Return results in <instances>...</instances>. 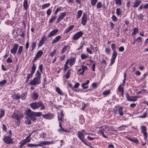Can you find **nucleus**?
I'll list each match as a JSON object with an SVG mask.
<instances>
[{"label":"nucleus","instance_id":"1","mask_svg":"<svg viewBox=\"0 0 148 148\" xmlns=\"http://www.w3.org/2000/svg\"><path fill=\"white\" fill-rule=\"evenodd\" d=\"M41 74L38 71H37L35 73V77L29 83V84L32 85H36L40 83Z\"/></svg>","mask_w":148,"mask_h":148},{"label":"nucleus","instance_id":"2","mask_svg":"<svg viewBox=\"0 0 148 148\" xmlns=\"http://www.w3.org/2000/svg\"><path fill=\"white\" fill-rule=\"evenodd\" d=\"M123 107L121 106H119L118 107H115V108L114 109V114L116 115L118 112L120 116H123Z\"/></svg>","mask_w":148,"mask_h":148},{"label":"nucleus","instance_id":"3","mask_svg":"<svg viewBox=\"0 0 148 148\" xmlns=\"http://www.w3.org/2000/svg\"><path fill=\"white\" fill-rule=\"evenodd\" d=\"M26 112L27 114L31 120L33 121H35L36 120V119L35 117V116L34 114L32 113V112H33V111L30 109H28Z\"/></svg>","mask_w":148,"mask_h":148},{"label":"nucleus","instance_id":"4","mask_svg":"<svg viewBox=\"0 0 148 148\" xmlns=\"http://www.w3.org/2000/svg\"><path fill=\"white\" fill-rule=\"evenodd\" d=\"M84 134L82 133L81 132H80V131H78V138L85 144L88 146V142L84 138Z\"/></svg>","mask_w":148,"mask_h":148},{"label":"nucleus","instance_id":"5","mask_svg":"<svg viewBox=\"0 0 148 148\" xmlns=\"http://www.w3.org/2000/svg\"><path fill=\"white\" fill-rule=\"evenodd\" d=\"M83 34L82 31L78 32L73 35L72 39L74 40H77L82 36Z\"/></svg>","mask_w":148,"mask_h":148},{"label":"nucleus","instance_id":"6","mask_svg":"<svg viewBox=\"0 0 148 148\" xmlns=\"http://www.w3.org/2000/svg\"><path fill=\"white\" fill-rule=\"evenodd\" d=\"M23 116V114L21 113L15 112L14 113L12 117L18 121L21 118H22Z\"/></svg>","mask_w":148,"mask_h":148},{"label":"nucleus","instance_id":"7","mask_svg":"<svg viewBox=\"0 0 148 148\" xmlns=\"http://www.w3.org/2000/svg\"><path fill=\"white\" fill-rule=\"evenodd\" d=\"M3 140L4 142L7 144H10L13 143V140L9 136H5Z\"/></svg>","mask_w":148,"mask_h":148},{"label":"nucleus","instance_id":"8","mask_svg":"<svg viewBox=\"0 0 148 148\" xmlns=\"http://www.w3.org/2000/svg\"><path fill=\"white\" fill-rule=\"evenodd\" d=\"M40 102H34L31 103L30 106L32 109L35 110L40 107Z\"/></svg>","mask_w":148,"mask_h":148},{"label":"nucleus","instance_id":"9","mask_svg":"<svg viewBox=\"0 0 148 148\" xmlns=\"http://www.w3.org/2000/svg\"><path fill=\"white\" fill-rule=\"evenodd\" d=\"M126 97L129 101L134 102L137 100V96H130L127 93L126 95Z\"/></svg>","mask_w":148,"mask_h":148},{"label":"nucleus","instance_id":"10","mask_svg":"<svg viewBox=\"0 0 148 148\" xmlns=\"http://www.w3.org/2000/svg\"><path fill=\"white\" fill-rule=\"evenodd\" d=\"M117 56V53L116 51H113L111 61L110 63L111 65H112L114 62Z\"/></svg>","mask_w":148,"mask_h":148},{"label":"nucleus","instance_id":"11","mask_svg":"<svg viewBox=\"0 0 148 148\" xmlns=\"http://www.w3.org/2000/svg\"><path fill=\"white\" fill-rule=\"evenodd\" d=\"M87 17L86 14L84 13L82 17V21L81 22V23L83 25H86L87 22Z\"/></svg>","mask_w":148,"mask_h":148},{"label":"nucleus","instance_id":"12","mask_svg":"<svg viewBox=\"0 0 148 148\" xmlns=\"http://www.w3.org/2000/svg\"><path fill=\"white\" fill-rule=\"evenodd\" d=\"M66 61H68V64L69 63L70 66H71L75 64V58L74 57H71L69 59H68Z\"/></svg>","mask_w":148,"mask_h":148},{"label":"nucleus","instance_id":"13","mask_svg":"<svg viewBox=\"0 0 148 148\" xmlns=\"http://www.w3.org/2000/svg\"><path fill=\"white\" fill-rule=\"evenodd\" d=\"M18 44L15 43L14 44L12 48L10 50V52L13 54H15L16 53L18 48Z\"/></svg>","mask_w":148,"mask_h":148},{"label":"nucleus","instance_id":"14","mask_svg":"<svg viewBox=\"0 0 148 148\" xmlns=\"http://www.w3.org/2000/svg\"><path fill=\"white\" fill-rule=\"evenodd\" d=\"M43 52L41 50H39L37 53L34 59V61H35L39 58L42 55Z\"/></svg>","mask_w":148,"mask_h":148},{"label":"nucleus","instance_id":"15","mask_svg":"<svg viewBox=\"0 0 148 148\" xmlns=\"http://www.w3.org/2000/svg\"><path fill=\"white\" fill-rule=\"evenodd\" d=\"M66 15V12H62V13H61L57 19V23H58L63 19Z\"/></svg>","mask_w":148,"mask_h":148},{"label":"nucleus","instance_id":"16","mask_svg":"<svg viewBox=\"0 0 148 148\" xmlns=\"http://www.w3.org/2000/svg\"><path fill=\"white\" fill-rule=\"evenodd\" d=\"M141 131L144 136L145 138H147V136L146 127L145 126H141Z\"/></svg>","mask_w":148,"mask_h":148},{"label":"nucleus","instance_id":"17","mask_svg":"<svg viewBox=\"0 0 148 148\" xmlns=\"http://www.w3.org/2000/svg\"><path fill=\"white\" fill-rule=\"evenodd\" d=\"M61 123H59V127H60V128L58 130V132L61 133H63V132L67 133L69 132V131H68L67 129H64L62 127Z\"/></svg>","mask_w":148,"mask_h":148},{"label":"nucleus","instance_id":"18","mask_svg":"<svg viewBox=\"0 0 148 148\" xmlns=\"http://www.w3.org/2000/svg\"><path fill=\"white\" fill-rule=\"evenodd\" d=\"M74 27V25H70L69 27L65 29L64 31V34H67L71 31Z\"/></svg>","mask_w":148,"mask_h":148},{"label":"nucleus","instance_id":"19","mask_svg":"<svg viewBox=\"0 0 148 148\" xmlns=\"http://www.w3.org/2000/svg\"><path fill=\"white\" fill-rule=\"evenodd\" d=\"M42 116L45 118L49 119H53L54 117L53 115L52 114L43 115H42Z\"/></svg>","mask_w":148,"mask_h":148},{"label":"nucleus","instance_id":"20","mask_svg":"<svg viewBox=\"0 0 148 148\" xmlns=\"http://www.w3.org/2000/svg\"><path fill=\"white\" fill-rule=\"evenodd\" d=\"M61 37L60 36H56L52 40V44H53L58 42L61 39Z\"/></svg>","mask_w":148,"mask_h":148},{"label":"nucleus","instance_id":"21","mask_svg":"<svg viewBox=\"0 0 148 148\" xmlns=\"http://www.w3.org/2000/svg\"><path fill=\"white\" fill-rule=\"evenodd\" d=\"M70 49L68 45H66L64 46L62 48L61 53L63 54L67 50H68V52L69 51V50Z\"/></svg>","mask_w":148,"mask_h":148},{"label":"nucleus","instance_id":"22","mask_svg":"<svg viewBox=\"0 0 148 148\" xmlns=\"http://www.w3.org/2000/svg\"><path fill=\"white\" fill-rule=\"evenodd\" d=\"M58 31V30L57 29L52 30L48 35V37H51L53 36L55 34L57 33Z\"/></svg>","mask_w":148,"mask_h":148},{"label":"nucleus","instance_id":"23","mask_svg":"<svg viewBox=\"0 0 148 148\" xmlns=\"http://www.w3.org/2000/svg\"><path fill=\"white\" fill-rule=\"evenodd\" d=\"M46 41V39L45 37H42L40 41L38 44V47L41 46Z\"/></svg>","mask_w":148,"mask_h":148},{"label":"nucleus","instance_id":"24","mask_svg":"<svg viewBox=\"0 0 148 148\" xmlns=\"http://www.w3.org/2000/svg\"><path fill=\"white\" fill-rule=\"evenodd\" d=\"M64 116V114L63 111L61 110L60 112V117L59 115L58 116V120L59 123H61L62 121V119Z\"/></svg>","mask_w":148,"mask_h":148},{"label":"nucleus","instance_id":"25","mask_svg":"<svg viewBox=\"0 0 148 148\" xmlns=\"http://www.w3.org/2000/svg\"><path fill=\"white\" fill-rule=\"evenodd\" d=\"M141 2L140 0H136L133 5V7L134 8L137 7L140 4Z\"/></svg>","mask_w":148,"mask_h":148},{"label":"nucleus","instance_id":"26","mask_svg":"<svg viewBox=\"0 0 148 148\" xmlns=\"http://www.w3.org/2000/svg\"><path fill=\"white\" fill-rule=\"evenodd\" d=\"M126 138H127L129 140L133 142L134 143L138 144V141L137 139H133L131 138H130L128 136H126Z\"/></svg>","mask_w":148,"mask_h":148},{"label":"nucleus","instance_id":"27","mask_svg":"<svg viewBox=\"0 0 148 148\" xmlns=\"http://www.w3.org/2000/svg\"><path fill=\"white\" fill-rule=\"evenodd\" d=\"M89 80H88L86 83L82 84V87L84 89L87 88H88V86H87V85L89 84Z\"/></svg>","mask_w":148,"mask_h":148},{"label":"nucleus","instance_id":"28","mask_svg":"<svg viewBox=\"0 0 148 148\" xmlns=\"http://www.w3.org/2000/svg\"><path fill=\"white\" fill-rule=\"evenodd\" d=\"M36 69V66L35 64L33 63V64L31 68V70L30 71V73H32L34 74V72L35 71V70Z\"/></svg>","mask_w":148,"mask_h":148},{"label":"nucleus","instance_id":"29","mask_svg":"<svg viewBox=\"0 0 148 148\" xmlns=\"http://www.w3.org/2000/svg\"><path fill=\"white\" fill-rule=\"evenodd\" d=\"M23 6L25 9L26 10L28 6V1L27 0H24L23 3Z\"/></svg>","mask_w":148,"mask_h":148},{"label":"nucleus","instance_id":"30","mask_svg":"<svg viewBox=\"0 0 148 148\" xmlns=\"http://www.w3.org/2000/svg\"><path fill=\"white\" fill-rule=\"evenodd\" d=\"M38 97V95L35 91H34L32 94V97L34 99H37Z\"/></svg>","mask_w":148,"mask_h":148},{"label":"nucleus","instance_id":"31","mask_svg":"<svg viewBox=\"0 0 148 148\" xmlns=\"http://www.w3.org/2000/svg\"><path fill=\"white\" fill-rule=\"evenodd\" d=\"M82 71L81 73H79V75L82 74L84 72L85 70L87 69V67L86 66L82 65Z\"/></svg>","mask_w":148,"mask_h":148},{"label":"nucleus","instance_id":"32","mask_svg":"<svg viewBox=\"0 0 148 148\" xmlns=\"http://www.w3.org/2000/svg\"><path fill=\"white\" fill-rule=\"evenodd\" d=\"M37 145L36 147H43V146L46 145L45 141L40 142H39L38 144Z\"/></svg>","mask_w":148,"mask_h":148},{"label":"nucleus","instance_id":"33","mask_svg":"<svg viewBox=\"0 0 148 148\" xmlns=\"http://www.w3.org/2000/svg\"><path fill=\"white\" fill-rule=\"evenodd\" d=\"M122 13V10L120 8H117L116 10V13L118 16L120 15Z\"/></svg>","mask_w":148,"mask_h":148},{"label":"nucleus","instance_id":"34","mask_svg":"<svg viewBox=\"0 0 148 148\" xmlns=\"http://www.w3.org/2000/svg\"><path fill=\"white\" fill-rule=\"evenodd\" d=\"M133 32L132 33V35H135L138 32V28L137 27L134 28Z\"/></svg>","mask_w":148,"mask_h":148},{"label":"nucleus","instance_id":"35","mask_svg":"<svg viewBox=\"0 0 148 148\" xmlns=\"http://www.w3.org/2000/svg\"><path fill=\"white\" fill-rule=\"evenodd\" d=\"M82 11L81 10H79L77 12V16L76 17V18H79L81 17L82 15Z\"/></svg>","mask_w":148,"mask_h":148},{"label":"nucleus","instance_id":"36","mask_svg":"<svg viewBox=\"0 0 148 148\" xmlns=\"http://www.w3.org/2000/svg\"><path fill=\"white\" fill-rule=\"evenodd\" d=\"M50 4L49 3L45 4L42 6V9L43 10L46 8H48L50 6Z\"/></svg>","mask_w":148,"mask_h":148},{"label":"nucleus","instance_id":"37","mask_svg":"<svg viewBox=\"0 0 148 148\" xmlns=\"http://www.w3.org/2000/svg\"><path fill=\"white\" fill-rule=\"evenodd\" d=\"M56 92L59 94L60 95H63V93L61 90L58 87H57L56 88Z\"/></svg>","mask_w":148,"mask_h":148},{"label":"nucleus","instance_id":"38","mask_svg":"<svg viewBox=\"0 0 148 148\" xmlns=\"http://www.w3.org/2000/svg\"><path fill=\"white\" fill-rule=\"evenodd\" d=\"M34 74L32 73H28L27 74V79L26 80V82H28L29 79L31 78L32 76Z\"/></svg>","mask_w":148,"mask_h":148},{"label":"nucleus","instance_id":"39","mask_svg":"<svg viewBox=\"0 0 148 148\" xmlns=\"http://www.w3.org/2000/svg\"><path fill=\"white\" fill-rule=\"evenodd\" d=\"M23 47L22 46H20L19 47L17 52V53L18 54H21V53L23 51Z\"/></svg>","mask_w":148,"mask_h":148},{"label":"nucleus","instance_id":"40","mask_svg":"<svg viewBox=\"0 0 148 148\" xmlns=\"http://www.w3.org/2000/svg\"><path fill=\"white\" fill-rule=\"evenodd\" d=\"M32 113L34 114L36 116L39 117L42 115V113L41 112H35L33 111V112Z\"/></svg>","mask_w":148,"mask_h":148},{"label":"nucleus","instance_id":"41","mask_svg":"<svg viewBox=\"0 0 148 148\" xmlns=\"http://www.w3.org/2000/svg\"><path fill=\"white\" fill-rule=\"evenodd\" d=\"M102 6V3L100 1H99L97 5V8L99 9L101 8Z\"/></svg>","mask_w":148,"mask_h":148},{"label":"nucleus","instance_id":"42","mask_svg":"<svg viewBox=\"0 0 148 148\" xmlns=\"http://www.w3.org/2000/svg\"><path fill=\"white\" fill-rule=\"evenodd\" d=\"M81 58L82 60H84L88 58V55H87L84 54H82L81 56Z\"/></svg>","mask_w":148,"mask_h":148},{"label":"nucleus","instance_id":"43","mask_svg":"<svg viewBox=\"0 0 148 148\" xmlns=\"http://www.w3.org/2000/svg\"><path fill=\"white\" fill-rule=\"evenodd\" d=\"M36 42H33L31 44V47H32L31 51H32L34 49L36 46Z\"/></svg>","mask_w":148,"mask_h":148},{"label":"nucleus","instance_id":"44","mask_svg":"<svg viewBox=\"0 0 148 148\" xmlns=\"http://www.w3.org/2000/svg\"><path fill=\"white\" fill-rule=\"evenodd\" d=\"M30 136L31 135H29L24 140L25 141L26 143L29 142L30 141L31 139L29 138Z\"/></svg>","mask_w":148,"mask_h":148},{"label":"nucleus","instance_id":"45","mask_svg":"<svg viewBox=\"0 0 148 148\" xmlns=\"http://www.w3.org/2000/svg\"><path fill=\"white\" fill-rule=\"evenodd\" d=\"M97 1V0H91L90 3L92 6L95 5Z\"/></svg>","mask_w":148,"mask_h":148},{"label":"nucleus","instance_id":"46","mask_svg":"<svg viewBox=\"0 0 148 148\" xmlns=\"http://www.w3.org/2000/svg\"><path fill=\"white\" fill-rule=\"evenodd\" d=\"M115 3L116 5L120 6L121 5V0H115Z\"/></svg>","mask_w":148,"mask_h":148},{"label":"nucleus","instance_id":"47","mask_svg":"<svg viewBox=\"0 0 148 148\" xmlns=\"http://www.w3.org/2000/svg\"><path fill=\"white\" fill-rule=\"evenodd\" d=\"M40 107H41L40 110H44L45 109V107L44 105L40 101Z\"/></svg>","mask_w":148,"mask_h":148},{"label":"nucleus","instance_id":"48","mask_svg":"<svg viewBox=\"0 0 148 148\" xmlns=\"http://www.w3.org/2000/svg\"><path fill=\"white\" fill-rule=\"evenodd\" d=\"M110 90L104 91L103 92V95H107L110 93Z\"/></svg>","mask_w":148,"mask_h":148},{"label":"nucleus","instance_id":"49","mask_svg":"<svg viewBox=\"0 0 148 148\" xmlns=\"http://www.w3.org/2000/svg\"><path fill=\"white\" fill-rule=\"evenodd\" d=\"M111 18L112 19V21L114 22H116L117 20V18L116 17V16L114 15H112Z\"/></svg>","mask_w":148,"mask_h":148},{"label":"nucleus","instance_id":"50","mask_svg":"<svg viewBox=\"0 0 148 148\" xmlns=\"http://www.w3.org/2000/svg\"><path fill=\"white\" fill-rule=\"evenodd\" d=\"M71 72L70 70H69L66 73L65 75V76L66 78V79L69 78Z\"/></svg>","mask_w":148,"mask_h":148},{"label":"nucleus","instance_id":"51","mask_svg":"<svg viewBox=\"0 0 148 148\" xmlns=\"http://www.w3.org/2000/svg\"><path fill=\"white\" fill-rule=\"evenodd\" d=\"M0 112L1 113H0V118L2 116H3L4 115L5 113V111L3 109H0Z\"/></svg>","mask_w":148,"mask_h":148},{"label":"nucleus","instance_id":"52","mask_svg":"<svg viewBox=\"0 0 148 148\" xmlns=\"http://www.w3.org/2000/svg\"><path fill=\"white\" fill-rule=\"evenodd\" d=\"M68 61H66L65 64L64 66V71H66L69 68V67L67 66L68 64Z\"/></svg>","mask_w":148,"mask_h":148},{"label":"nucleus","instance_id":"53","mask_svg":"<svg viewBox=\"0 0 148 148\" xmlns=\"http://www.w3.org/2000/svg\"><path fill=\"white\" fill-rule=\"evenodd\" d=\"M118 90L119 91L121 92V93L123 92V88L122 87H121V85L119 86Z\"/></svg>","mask_w":148,"mask_h":148},{"label":"nucleus","instance_id":"54","mask_svg":"<svg viewBox=\"0 0 148 148\" xmlns=\"http://www.w3.org/2000/svg\"><path fill=\"white\" fill-rule=\"evenodd\" d=\"M26 143H27L25 142L23 140V141L21 142L20 143V148H21L24 145H25Z\"/></svg>","mask_w":148,"mask_h":148},{"label":"nucleus","instance_id":"55","mask_svg":"<svg viewBox=\"0 0 148 148\" xmlns=\"http://www.w3.org/2000/svg\"><path fill=\"white\" fill-rule=\"evenodd\" d=\"M45 142L46 145H49L51 144H53L54 143V142L53 141H45Z\"/></svg>","mask_w":148,"mask_h":148},{"label":"nucleus","instance_id":"56","mask_svg":"<svg viewBox=\"0 0 148 148\" xmlns=\"http://www.w3.org/2000/svg\"><path fill=\"white\" fill-rule=\"evenodd\" d=\"M56 17L55 16H53L49 20V23H51L53 21H54L56 18Z\"/></svg>","mask_w":148,"mask_h":148},{"label":"nucleus","instance_id":"57","mask_svg":"<svg viewBox=\"0 0 148 148\" xmlns=\"http://www.w3.org/2000/svg\"><path fill=\"white\" fill-rule=\"evenodd\" d=\"M43 67V64H41L39 65V67H38L39 69L40 70V72H41L42 73Z\"/></svg>","mask_w":148,"mask_h":148},{"label":"nucleus","instance_id":"58","mask_svg":"<svg viewBox=\"0 0 148 148\" xmlns=\"http://www.w3.org/2000/svg\"><path fill=\"white\" fill-rule=\"evenodd\" d=\"M6 82L7 81L6 80H3L0 81V85H3L6 83Z\"/></svg>","mask_w":148,"mask_h":148},{"label":"nucleus","instance_id":"59","mask_svg":"<svg viewBox=\"0 0 148 148\" xmlns=\"http://www.w3.org/2000/svg\"><path fill=\"white\" fill-rule=\"evenodd\" d=\"M56 50L55 49H54L53 51L51 52V54H50V56L51 57H53V56H54V55L55 54V53L56 52Z\"/></svg>","mask_w":148,"mask_h":148},{"label":"nucleus","instance_id":"60","mask_svg":"<svg viewBox=\"0 0 148 148\" xmlns=\"http://www.w3.org/2000/svg\"><path fill=\"white\" fill-rule=\"evenodd\" d=\"M52 10L50 9H48L47 11V14L49 16L51 13Z\"/></svg>","mask_w":148,"mask_h":148},{"label":"nucleus","instance_id":"61","mask_svg":"<svg viewBox=\"0 0 148 148\" xmlns=\"http://www.w3.org/2000/svg\"><path fill=\"white\" fill-rule=\"evenodd\" d=\"M143 15L142 14H140L138 16V19L142 20L143 18Z\"/></svg>","mask_w":148,"mask_h":148},{"label":"nucleus","instance_id":"62","mask_svg":"<svg viewBox=\"0 0 148 148\" xmlns=\"http://www.w3.org/2000/svg\"><path fill=\"white\" fill-rule=\"evenodd\" d=\"M27 120L25 121V123L27 124H31V121L28 118H27Z\"/></svg>","mask_w":148,"mask_h":148},{"label":"nucleus","instance_id":"63","mask_svg":"<svg viewBox=\"0 0 148 148\" xmlns=\"http://www.w3.org/2000/svg\"><path fill=\"white\" fill-rule=\"evenodd\" d=\"M86 51L87 52L89 53L90 54H91L93 53L92 51L89 48H86Z\"/></svg>","mask_w":148,"mask_h":148},{"label":"nucleus","instance_id":"64","mask_svg":"<svg viewBox=\"0 0 148 148\" xmlns=\"http://www.w3.org/2000/svg\"><path fill=\"white\" fill-rule=\"evenodd\" d=\"M111 48L113 51H116L115 50V44H113L112 45Z\"/></svg>","mask_w":148,"mask_h":148}]
</instances>
